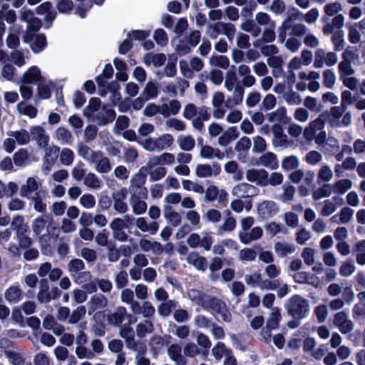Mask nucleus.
<instances>
[{"label": "nucleus", "mask_w": 365, "mask_h": 365, "mask_svg": "<svg viewBox=\"0 0 365 365\" xmlns=\"http://www.w3.org/2000/svg\"><path fill=\"white\" fill-rule=\"evenodd\" d=\"M147 197H130L129 203L132 208L133 214L140 215L144 214L148 208V205L145 202Z\"/></svg>", "instance_id": "c85d7f7f"}, {"label": "nucleus", "mask_w": 365, "mask_h": 365, "mask_svg": "<svg viewBox=\"0 0 365 365\" xmlns=\"http://www.w3.org/2000/svg\"><path fill=\"white\" fill-rule=\"evenodd\" d=\"M204 79L210 80L215 85L219 86L223 81V73L220 70L212 69L208 73H203L201 74Z\"/></svg>", "instance_id": "5fc2aeb1"}, {"label": "nucleus", "mask_w": 365, "mask_h": 365, "mask_svg": "<svg viewBox=\"0 0 365 365\" xmlns=\"http://www.w3.org/2000/svg\"><path fill=\"white\" fill-rule=\"evenodd\" d=\"M259 190L252 185L241 182L235 185L231 194L237 198H248L257 195Z\"/></svg>", "instance_id": "0eeeda50"}, {"label": "nucleus", "mask_w": 365, "mask_h": 365, "mask_svg": "<svg viewBox=\"0 0 365 365\" xmlns=\"http://www.w3.org/2000/svg\"><path fill=\"white\" fill-rule=\"evenodd\" d=\"M52 4L49 1H46L39 5L36 9V14L38 15L46 14L45 19L46 21H52L56 19V13L54 11H51Z\"/></svg>", "instance_id": "c9c22d12"}, {"label": "nucleus", "mask_w": 365, "mask_h": 365, "mask_svg": "<svg viewBox=\"0 0 365 365\" xmlns=\"http://www.w3.org/2000/svg\"><path fill=\"white\" fill-rule=\"evenodd\" d=\"M107 304V298L101 294H94L88 302V305L91 307L93 311L98 309L104 308Z\"/></svg>", "instance_id": "bf43d9fd"}, {"label": "nucleus", "mask_w": 365, "mask_h": 365, "mask_svg": "<svg viewBox=\"0 0 365 365\" xmlns=\"http://www.w3.org/2000/svg\"><path fill=\"white\" fill-rule=\"evenodd\" d=\"M30 137L36 140L38 145L45 148L49 142V136L46 135L45 130L41 126H34L30 129Z\"/></svg>", "instance_id": "dca6fc26"}, {"label": "nucleus", "mask_w": 365, "mask_h": 365, "mask_svg": "<svg viewBox=\"0 0 365 365\" xmlns=\"http://www.w3.org/2000/svg\"><path fill=\"white\" fill-rule=\"evenodd\" d=\"M352 182L349 179H341L334 182L332 189L334 193L344 194L352 187Z\"/></svg>", "instance_id": "864d4df0"}, {"label": "nucleus", "mask_w": 365, "mask_h": 365, "mask_svg": "<svg viewBox=\"0 0 365 365\" xmlns=\"http://www.w3.org/2000/svg\"><path fill=\"white\" fill-rule=\"evenodd\" d=\"M352 253L359 265H365V240H359L353 245Z\"/></svg>", "instance_id": "bb28decb"}, {"label": "nucleus", "mask_w": 365, "mask_h": 365, "mask_svg": "<svg viewBox=\"0 0 365 365\" xmlns=\"http://www.w3.org/2000/svg\"><path fill=\"white\" fill-rule=\"evenodd\" d=\"M274 250L279 257H284L293 254L296 251V246L292 242L279 241L274 243Z\"/></svg>", "instance_id": "412c9836"}, {"label": "nucleus", "mask_w": 365, "mask_h": 365, "mask_svg": "<svg viewBox=\"0 0 365 365\" xmlns=\"http://www.w3.org/2000/svg\"><path fill=\"white\" fill-rule=\"evenodd\" d=\"M8 135L15 138L19 145H26L31 140L30 133L24 129L19 131H11Z\"/></svg>", "instance_id": "49530a36"}, {"label": "nucleus", "mask_w": 365, "mask_h": 365, "mask_svg": "<svg viewBox=\"0 0 365 365\" xmlns=\"http://www.w3.org/2000/svg\"><path fill=\"white\" fill-rule=\"evenodd\" d=\"M130 120L125 115H119L113 127V133L115 135H120L122 131L129 126Z\"/></svg>", "instance_id": "338daca9"}, {"label": "nucleus", "mask_w": 365, "mask_h": 365, "mask_svg": "<svg viewBox=\"0 0 365 365\" xmlns=\"http://www.w3.org/2000/svg\"><path fill=\"white\" fill-rule=\"evenodd\" d=\"M259 165L270 168L276 169L278 167V160L275 154L268 152L262 155L258 160Z\"/></svg>", "instance_id": "72a5a7b5"}, {"label": "nucleus", "mask_w": 365, "mask_h": 365, "mask_svg": "<svg viewBox=\"0 0 365 365\" xmlns=\"http://www.w3.org/2000/svg\"><path fill=\"white\" fill-rule=\"evenodd\" d=\"M43 81V76L38 68L30 67L22 76L21 82L24 83H36Z\"/></svg>", "instance_id": "a211bd4d"}, {"label": "nucleus", "mask_w": 365, "mask_h": 365, "mask_svg": "<svg viewBox=\"0 0 365 365\" xmlns=\"http://www.w3.org/2000/svg\"><path fill=\"white\" fill-rule=\"evenodd\" d=\"M73 281L77 284L81 285L88 293L95 292L97 290L96 282L92 281V275L90 272H81L73 277Z\"/></svg>", "instance_id": "9d476101"}, {"label": "nucleus", "mask_w": 365, "mask_h": 365, "mask_svg": "<svg viewBox=\"0 0 365 365\" xmlns=\"http://www.w3.org/2000/svg\"><path fill=\"white\" fill-rule=\"evenodd\" d=\"M138 244L141 251L145 252L151 251L153 254H160L163 251V246L160 242L146 238L140 239Z\"/></svg>", "instance_id": "4be33fe9"}, {"label": "nucleus", "mask_w": 365, "mask_h": 365, "mask_svg": "<svg viewBox=\"0 0 365 365\" xmlns=\"http://www.w3.org/2000/svg\"><path fill=\"white\" fill-rule=\"evenodd\" d=\"M187 262L200 271H205L207 268V259L195 252L188 255Z\"/></svg>", "instance_id": "c756f323"}, {"label": "nucleus", "mask_w": 365, "mask_h": 365, "mask_svg": "<svg viewBox=\"0 0 365 365\" xmlns=\"http://www.w3.org/2000/svg\"><path fill=\"white\" fill-rule=\"evenodd\" d=\"M273 133L272 143L275 147H283L287 145V136L284 133V130L281 125L274 124L272 127Z\"/></svg>", "instance_id": "393cba45"}, {"label": "nucleus", "mask_w": 365, "mask_h": 365, "mask_svg": "<svg viewBox=\"0 0 365 365\" xmlns=\"http://www.w3.org/2000/svg\"><path fill=\"white\" fill-rule=\"evenodd\" d=\"M333 324L343 334L351 332L354 328V322L349 319L348 313L344 311L339 312L334 314Z\"/></svg>", "instance_id": "20e7f679"}, {"label": "nucleus", "mask_w": 365, "mask_h": 365, "mask_svg": "<svg viewBox=\"0 0 365 365\" xmlns=\"http://www.w3.org/2000/svg\"><path fill=\"white\" fill-rule=\"evenodd\" d=\"M263 230L260 227H255L247 232H239L238 236L242 243L245 245L250 244L252 242L261 238Z\"/></svg>", "instance_id": "6ab92c4d"}, {"label": "nucleus", "mask_w": 365, "mask_h": 365, "mask_svg": "<svg viewBox=\"0 0 365 365\" xmlns=\"http://www.w3.org/2000/svg\"><path fill=\"white\" fill-rule=\"evenodd\" d=\"M168 354L176 365H186L187 359L182 354V348L179 344H173L168 346Z\"/></svg>", "instance_id": "aec40b11"}, {"label": "nucleus", "mask_w": 365, "mask_h": 365, "mask_svg": "<svg viewBox=\"0 0 365 365\" xmlns=\"http://www.w3.org/2000/svg\"><path fill=\"white\" fill-rule=\"evenodd\" d=\"M158 150H165L170 147L174 143V138L170 133H164L156 138Z\"/></svg>", "instance_id": "69168bd1"}, {"label": "nucleus", "mask_w": 365, "mask_h": 365, "mask_svg": "<svg viewBox=\"0 0 365 365\" xmlns=\"http://www.w3.org/2000/svg\"><path fill=\"white\" fill-rule=\"evenodd\" d=\"M325 118L323 115H319L316 119L310 121L308 125L304 128L303 136L307 141H312L315 134L324 130Z\"/></svg>", "instance_id": "7ed1b4c3"}, {"label": "nucleus", "mask_w": 365, "mask_h": 365, "mask_svg": "<svg viewBox=\"0 0 365 365\" xmlns=\"http://www.w3.org/2000/svg\"><path fill=\"white\" fill-rule=\"evenodd\" d=\"M83 185L90 190H98L101 189L103 182L95 173H88L83 178Z\"/></svg>", "instance_id": "473e14b6"}, {"label": "nucleus", "mask_w": 365, "mask_h": 365, "mask_svg": "<svg viewBox=\"0 0 365 365\" xmlns=\"http://www.w3.org/2000/svg\"><path fill=\"white\" fill-rule=\"evenodd\" d=\"M289 118L287 116V110L284 107H279L276 110L269 114V120L270 122H281L287 123L289 121Z\"/></svg>", "instance_id": "8fccbe9b"}, {"label": "nucleus", "mask_w": 365, "mask_h": 365, "mask_svg": "<svg viewBox=\"0 0 365 365\" xmlns=\"http://www.w3.org/2000/svg\"><path fill=\"white\" fill-rule=\"evenodd\" d=\"M274 28L275 27L265 28L262 32V39H258L256 41H255L253 43L254 46L259 47L262 41L266 43L273 42L276 38Z\"/></svg>", "instance_id": "052dcab7"}, {"label": "nucleus", "mask_w": 365, "mask_h": 365, "mask_svg": "<svg viewBox=\"0 0 365 365\" xmlns=\"http://www.w3.org/2000/svg\"><path fill=\"white\" fill-rule=\"evenodd\" d=\"M224 86L228 91H232L237 87L242 86L235 71L227 72Z\"/></svg>", "instance_id": "0e129e2a"}, {"label": "nucleus", "mask_w": 365, "mask_h": 365, "mask_svg": "<svg viewBox=\"0 0 365 365\" xmlns=\"http://www.w3.org/2000/svg\"><path fill=\"white\" fill-rule=\"evenodd\" d=\"M202 109L207 108L205 106L198 108L193 103H188L183 108L182 116L187 120H192L200 115V111Z\"/></svg>", "instance_id": "a19ab883"}, {"label": "nucleus", "mask_w": 365, "mask_h": 365, "mask_svg": "<svg viewBox=\"0 0 365 365\" xmlns=\"http://www.w3.org/2000/svg\"><path fill=\"white\" fill-rule=\"evenodd\" d=\"M53 138L61 144H71L72 140L71 133L64 127L56 129Z\"/></svg>", "instance_id": "a18cd8bd"}, {"label": "nucleus", "mask_w": 365, "mask_h": 365, "mask_svg": "<svg viewBox=\"0 0 365 365\" xmlns=\"http://www.w3.org/2000/svg\"><path fill=\"white\" fill-rule=\"evenodd\" d=\"M153 324L149 320H145L136 326V334L140 338L145 337L147 334H150L153 331Z\"/></svg>", "instance_id": "680f3d73"}, {"label": "nucleus", "mask_w": 365, "mask_h": 365, "mask_svg": "<svg viewBox=\"0 0 365 365\" xmlns=\"http://www.w3.org/2000/svg\"><path fill=\"white\" fill-rule=\"evenodd\" d=\"M158 87L155 81L150 80L146 83L143 92L142 96L145 98V100L155 99L158 96Z\"/></svg>", "instance_id": "e433bc0d"}, {"label": "nucleus", "mask_w": 365, "mask_h": 365, "mask_svg": "<svg viewBox=\"0 0 365 365\" xmlns=\"http://www.w3.org/2000/svg\"><path fill=\"white\" fill-rule=\"evenodd\" d=\"M189 87V83L182 78H176L173 82H168L164 83L163 91L170 94L171 96L175 97L179 93L180 96H183L185 91Z\"/></svg>", "instance_id": "1a4fd4ad"}, {"label": "nucleus", "mask_w": 365, "mask_h": 365, "mask_svg": "<svg viewBox=\"0 0 365 365\" xmlns=\"http://www.w3.org/2000/svg\"><path fill=\"white\" fill-rule=\"evenodd\" d=\"M38 189V184L34 178H29L20 188V195L28 199L33 198Z\"/></svg>", "instance_id": "f3484780"}, {"label": "nucleus", "mask_w": 365, "mask_h": 365, "mask_svg": "<svg viewBox=\"0 0 365 365\" xmlns=\"http://www.w3.org/2000/svg\"><path fill=\"white\" fill-rule=\"evenodd\" d=\"M225 23L217 21L213 24L209 25L206 34L212 39H215L220 34H224Z\"/></svg>", "instance_id": "3c124183"}, {"label": "nucleus", "mask_w": 365, "mask_h": 365, "mask_svg": "<svg viewBox=\"0 0 365 365\" xmlns=\"http://www.w3.org/2000/svg\"><path fill=\"white\" fill-rule=\"evenodd\" d=\"M4 354L13 365L24 364L25 361L20 353L13 350H5Z\"/></svg>", "instance_id": "774afa93"}, {"label": "nucleus", "mask_w": 365, "mask_h": 365, "mask_svg": "<svg viewBox=\"0 0 365 365\" xmlns=\"http://www.w3.org/2000/svg\"><path fill=\"white\" fill-rule=\"evenodd\" d=\"M267 171L264 169L251 168L246 171V179L260 186H267Z\"/></svg>", "instance_id": "2eb2a0df"}, {"label": "nucleus", "mask_w": 365, "mask_h": 365, "mask_svg": "<svg viewBox=\"0 0 365 365\" xmlns=\"http://www.w3.org/2000/svg\"><path fill=\"white\" fill-rule=\"evenodd\" d=\"M181 108V103L178 100H170L167 103L161 105V115L165 118L177 115Z\"/></svg>", "instance_id": "b1692460"}, {"label": "nucleus", "mask_w": 365, "mask_h": 365, "mask_svg": "<svg viewBox=\"0 0 365 365\" xmlns=\"http://www.w3.org/2000/svg\"><path fill=\"white\" fill-rule=\"evenodd\" d=\"M285 307L288 314L297 319L305 318L309 312V302L297 294L291 297Z\"/></svg>", "instance_id": "f257e3e1"}, {"label": "nucleus", "mask_w": 365, "mask_h": 365, "mask_svg": "<svg viewBox=\"0 0 365 365\" xmlns=\"http://www.w3.org/2000/svg\"><path fill=\"white\" fill-rule=\"evenodd\" d=\"M24 41L29 43L31 49L36 53L43 51L47 45L46 38L44 35L34 34L29 31H26L24 36Z\"/></svg>", "instance_id": "39448f33"}, {"label": "nucleus", "mask_w": 365, "mask_h": 365, "mask_svg": "<svg viewBox=\"0 0 365 365\" xmlns=\"http://www.w3.org/2000/svg\"><path fill=\"white\" fill-rule=\"evenodd\" d=\"M221 172L220 165L217 163L198 164L195 170L196 175L201 178H210L218 175Z\"/></svg>", "instance_id": "f8f14e48"}, {"label": "nucleus", "mask_w": 365, "mask_h": 365, "mask_svg": "<svg viewBox=\"0 0 365 365\" xmlns=\"http://www.w3.org/2000/svg\"><path fill=\"white\" fill-rule=\"evenodd\" d=\"M200 156L205 159L217 158L222 160L225 157V153L218 148H213L209 145H204L201 146Z\"/></svg>", "instance_id": "5701e85b"}, {"label": "nucleus", "mask_w": 365, "mask_h": 365, "mask_svg": "<svg viewBox=\"0 0 365 365\" xmlns=\"http://www.w3.org/2000/svg\"><path fill=\"white\" fill-rule=\"evenodd\" d=\"M136 228L143 232L155 235L158 229L159 224L157 221H148L145 217H140L135 220Z\"/></svg>", "instance_id": "4468645a"}, {"label": "nucleus", "mask_w": 365, "mask_h": 365, "mask_svg": "<svg viewBox=\"0 0 365 365\" xmlns=\"http://www.w3.org/2000/svg\"><path fill=\"white\" fill-rule=\"evenodd\" d=\"M278 211V206L272 200H264L257 207V213L262 219H269L275 215Z\"/></svg>", "instance_id": "9b49d317"}, {"label": "nucleus", "mask_w": 365, "mask_h": 365, "mask_svg": "<svg viewBox=\"0 0 365 365\" xmlns=\"http://www.w3.org/2000/svg\"><path fill=\"white\" fill-rule=\"evenodd\" d=\"M255 21L258 26L267 27H275V21L272 20L270 16L265 12H258L255 15Z\"/></svg>", "instance_id": "e2e57ef3"}, {"label": "nucleus", "mask_w": 365, "mask_h": 365, "mask_svg": "<svg viewBox=\"0 0 365 365\" xmlns=\"http://www.w3.org/2000/svg\"><path fill=\"white\" fill-rule=\"evenodd\" d=\"M21 28L14 26L9 29V33L6 38V45L10 48H15L19 45V37Z\"/></svg>", "instance_id": "58836bf2"}, {"label": "nucleus", "mask_w": 365, "mask_h": 365, "mask_svg": "<svg viewBox=\"0 0 365 365\" xmlns=\"http://www.w3.org/2000/svg\"><path fill=\"white\" fill-rule=\"evenodd\" d=\"M299 166V160L295 155L284 157L281 162V168L284 171L297 169Z\"/></svg>", "instance_id": "de8ad7c7"}, {"label": "nucleus", "mask_w": 365, "mask_h": 365, "mask_svg": "<svg viewBox=\"0 0 365 365\" xmlns=\"http://www.w3.org/2000/svg\"><path fill=\"white\" fill-rule=\"evenodd\" d=\"M338 61V56L334 52H326L322 48H319L315 51L314 66L316 68H321L325 64L331 67L334 66Z\"/></svg>", "instance_id": "f03ea898"}, {"label": "nucleus", "mask_w": 365, "mask_h": 365, "mask_svg": "<svg viewBox=\"0 0 365 365\" xmlns=\"http://www.w3.org/2000/svg\"><path fill=\"white\" fill-rule=\"evenodd\" d=\"M344 111V110L341 106H334L331 108L328 117V123L330 126L333 128L340 127L339 123Z\"/></svg>", "instance_id": "7c9ffc66"}, {"label": "nucleus", "mask_w": 365, "mask_h": 365, "mask_svg": "<svg viewBox=\"0 0 365 365\" xmlns=\"http://www.w3.org/2000/svg\"><path fill=\"white\" fill-rule=\"evenodd\" d=\"M225 101V95L222 92L214 93L212 98V106L213 107L212 115L216 119H222L225 115V110L222 107Z\"/></svg>", "instance_id": "ddd939ff"}, {"label": "nucleus", "mask_w": 365, "mask_h": 365, "mask_svg": "<svg viewBox=\"0 0 365 365\" xmlns=\"http://www.w3.org/2000/svg\"><path fill=\"white\" fill-rule=\"evenodd\" d=\"M303 13H302L299 9L294 6L289 7L287 11V18L282 23L279 27V34L278 36V39L280 42H283L286 38V30L290 28L289 23L292 21H295L299 19L302 17Z\"/></svg>", "instance_id": "423d86ee"}, {"label": "nucleus", "mask_w": 365, "mask_h": 365, "mask_svg": "<svg viewBox=\"0 0 365 365\" xmlns=\"http://www.w3.org/2000/svg\"><path fill=\"white\" fill-rule=\"evenodd\" d=\"M171 338L170 335H165L164 337L159 336H153L149 341L150 349L155 354H158L164 349L165 341H168Z\"/></svg>", "instance_id": "4c0bfd02"}, {"label": "nucleus", "mask_w": 365, "mask_h": 365, "mask_svg": "<svg viewBox=\"0 0 365 365\" xmlns=\"http://www.w3.org/2000/svg\"><path fill=\"white\" fill-rule=\"evenodd\" d=\"M224 169L227 173L232 175V178L235 181L241 180L243 178L242 171L238 168L237 163L234 160L227 162Z\"/></svg>", "instance_id": "c03bdc74"}, {"label": "nucleus", "mask_w": 365, "mask_h": 365, "mask_svg": "<svg viewBox=\"0 0 365 365\" xmlns=\"http://www.w3.org/2000/svg\"><path fill=\"white\" fill-rule=\"evenodd\" d=\"M239 135V131L236 127H230L218 138V144L221 146L225 147L232 141L236 140Z\"/></svg>", "instance_id": "a878e982"}, {"label": "nucleus", "mask_w": 365, "mask_h": 365, "mask_svg": "<svg viewBox=\"0 0 365 365\" xmlns=\"http://www.w3.org/2000/svg\"><path fill=\"white\" fill-rule=\"evenodd\" d=\"M96 151L97 150H92L89 146L83 143H79L77 145L78 155L88 163L91 161L93 156H94Z\"/></svg>", "instance_id": "603ef678"}, {"label": "nucleus", "mask_w": 365, "mask_h": 365, "mask_svg": "<svg viewBox=\"0 0 365 365\" xmlns=\"http://www.w3.org/2000/svg\"><path fill=\"white\" fill-rule=\"evenodd\" d=\"M240 29L247 33H250L253 37L258 36L262 29L258 24L254 22L253 20H246L240 24Z\"/></svg>", "instance_id": "37998d69"}, {"label": "nucleus", "mask_w": 365, "mask_h": 365, "mask_svg": "<svg viewBox=\"0 0 365 365\" xmlns=\"http://www.w3.org/2000/svg\"><path fill=\"white\" fill-rule=\"evenodd\" d=\"M281 319V314L278 308L272 309V312L267 320L266 327L267 329H276L279 322Z\"/></svg>", "instance_id": "6e6d98bb"}, {"label": "nucleus", "mask_w": 365, "mask_h": 365, "mask_svg": "<svg viewBox=\"0 0 365 365\" xmlns=\"http://www.w3.org/2000/svg\"><path fill=\"white\" fill-rule=\"evenodd\" d=\"M210 119V114L207 109H202L200 111V115L192 120L193 128L199 131H202L204 128V121Z\"/></svg>", "instance_id": "4d7b16f0"}, {"label": "nucleus", "mask_w": 365, "mask_h": 365, "mask_svg": "<svg viewBox=\"0 0 365 365\" xmlns=\"http://www.w3.org/2000/svg\"><path fill=\"white\" fill-rule=\"evenodd\" d=\"M89 163L93 165L99 173H108L112 168L110 160L100 150L96 151Z\"/></svg>", "instance_id": "6e6552de"}, {"label": "nucleus", "mask_w": 365, "mask_h": 365, "mask_svg": "<svg viewBox=\"0 0 365 365\" xmlns=\"http://www.w3.org/2000/svg\"><path fill=\"white\" fill-rule=\"evenodd\" d=\"M245 90L243 86H238L233 89L232 96L229 97L226 101V106L228 108L238 106L242 103L244 98Z\"/></svg>", "instance_id": "2f4dec72"}, {"label": "nucleus", "mask_w": 365, "mask_h": 365, "mask_svg": "<svg viewBox=\"0 0 365 365\" xmlns=\"http://www.w3.org/2000/svg\"><path fill=\"white\" fill-rule=\"evenodd\" d=\"M177 305L178 302L175 300L165 301L158 307V312L163 317H168L172 310L175 308Z\"/></svg>", "instance_id": "13d9d810"}, {"label": "nucleus", "mask_w": 365, "mask_h": 365, "mask_svg": "<svg viewBox=\"0 0 365 365\" xmlns=\"http://www.w3.org/2000/svg\"><path fill=\"white\" fill-rule=\"evenodd\" d=\"M24 292L19 284L9 287L4 292L5 299L10 303H17L21 300Z\"/></svg>", "instance_id": "cd10ccee"}, {"label": "nucleus", "mask_w": 365, "mask_h": 365, "mask_svg": "<svg viewBox=\"0 0 365 365\" xmlns=\"http://www.w3.org/2000/svg\"><path fill=\"white\" fill-rule=\"evenodd\" d=\"M230 352L232 350L222 342H217L212 349V354L217 361H220L222 357H226Z\"/></svg>", "instance_id": "09e8293b"}, {"label": "nucleus", "mask_w": 365, "mask_h": 365, "mask_svg": "<svg viewBox=\"0 0 365 365\" xmlns=\"http://www.w3.org/2000/svg\"><path fill=\"white\" fill-rule=\"evenodd\" d=\"M334 176L331 167L328 165H322L317 172V182H329Z\"/></svg>", "instance_id": "79ce46f5"}, {"label": "nucleus", "mask_w": 365, "mask_h": 365, "mask_svg": "<svg viewBox=\"0 0 365 365\" xmlns=\"http://www.w3.org/2000/svg\"><path fill=\"white\" fill-rule=\"evenodd\" d=\"M166 60V56L163 53H148L143 57V62L147 66L153 65L155 67L163 66Z\"/></svg>", "instance_id": "f704fd0d"}, {"label": "nucleus", "mask_w": 365, "mask_h": 365, "mask_svg": "<svg viewBox=\"0 0 365 365\" xmlns=\"http://www.w3.org/2000/svg\"><path fill=\"white\" fill-rule=\"evenodd\" d=\"M180 148L185 151H191L195 146V140L190 135H181L177 139Z\"/></svg>", "instance_id": "ea45409f"}]
</instances>
